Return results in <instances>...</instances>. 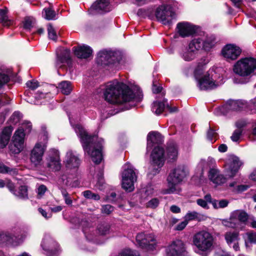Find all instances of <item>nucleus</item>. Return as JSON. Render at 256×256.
Masks as SVG:
<instances>
[{
	"label": "nucleus",
	"instance_id": "29",
	"mask_svg": "<svg viewBox=\"0 0 256 256\" xmlns=\"http://www.w3.org/2000/svg\"><path fill=\"white\" fill-rule=\"evenodd\" d=\"M91 8L98 12H107L111 10V6L108 0H97L92 4Z\"/></svg>",
	"mask_w": 256,
	"mask_h": 256
},
{
	"label": "nucleus",
	"instance_id": "14",
	"mask_svg": "<svg viewBox=\"0 0 256 256\" xmlns=\"http://www.w3.org/2000/svg\"><path fill=\"white\" fill-rule=\"evenodd\" d=\"M200 45L194 40L189 43L188 46L182 49L179 52L180 56L186 62L194 60L200 50Z\"/></svg>",
	"mask_w": 256,
	"mask_h": 256
},
{
	"label": "nucleus",
	"instance_id": "17",
	"mask_svg": "<svg viewBox=\"0 0 256 256\" xmlns=\"http://www.w3.org/2000/svg\"><path fill=\"white\" fill-rule=\"evenodd\" d=\"M80 162L79 155L76 152L69 150L66 152L64 164L66 170H76Z\"/></svg>",
	"mask_w": 256,
	"mask_h": 256
},
{
	"label": "nucleus",
	"instance_id": "35",
	"mask_svg": "<svg viewBox=\"0 0 256 256\" xmlns=\"http://www.w3.org/2000/svg\"><path fill=\"white\" fill-rule=\"evenodd\" d=\"M56 244V242L50 236L46 235L43 238L41 245L44 250H52Z\"/></svg>",
	"mask_w": 256,
	"mask_h": 256
},
{
	"label": "nucleus",
	"instance_id": "19",
	"mask_svg": "<svg viewBox=\"0 0 256 256\" xmlns=\"http://www.w3.org/2000/svg\"><path fill=\"white\" fill-rule=\"evenodd\" d=\"M136 240L140 246L150 250H153L156 244V238L152 234L139 233L136 236Z\"/></svg>",
	"mask_w": 256,
	"mask_h": 256
},
{
	"label": "nucleus",
	"instance_id": "57",
	"mask_svg": "<svg viewBox=\"0 0 256 256\" xmlns=\"http://www.w3.org/2000/svg\"><path fill=\"white\" fill-rule=\"evenodd\" d=\"M114 207L110 204H106L102 206V212L106 214H110L114 211Z\"/></svg>",
	"mask_w": 256,
	"mask_h": 256
},
{
	"label": "nucleus",
	"instance_id": "38",
	"mask_svg": "<svg viewBox=\"0 0 256 256\" xmlns=\"http://www.w3.org/2000/svg\"><path fill=\"white\" fill-rule=\"evenodd\" d=\"M178 155V148L175 144H170L167 148V156L170 160H176Z\"/></svg>",
	"mask_w": 256,
	"mask_h": 256
},
{
	"label": "nucleus",
	"instance_id": "2",
	"mask_svg": "<svg viewBox=\"0 0 256 256\" xmlns=\"http://www.w3.org/2000/svg\"><path fill=\"white\" fill-rule=\"evenodd\" d=\"M76 132L80 138L85 153L90 156L96 164L100 162L102 159L101 149L102 140L96 136H90L80 124L73 126Z\"/></svg>",
	"mask_w": 256,
	"mask_h": 256
},
{
	"label": "nucleus",
	"instance_id": "4",
	"mask_svg": "<svg viewBox=\"0 0 256 256\" xmlns=\"http://www.w3.org/2000/svg\"><path fill=\"white\" fill-rule=\"evenodd\" d=\"M233 72L242 78L249 79L256 74V59L252 57L240 58L234 65Z\"/></svg>",
	"mask_w": 256,
	"mask_h": 256
},
{
	"label": "nucleus",
	"instance_id": "43",
	"mask_svg": "<svg viewBox=\"0 0 256 256\" xmlns=\"http://www.w3.org/2000/svg\"><path fill=\"white\" fill-rule=\"evenodd\" d=\"M42 14V16L47 20H50L56 19V12L50 8H44Z\"/></svg>",
	"mask_w": 256,
	"mask_h": 256
},
{
	"label": "nucleus",
	"instance_id": "32",
	"mask_svg": "<svg viewBox=\"0 0 256 256\" xmlns=\"http://www.w3.org/2000/svg\"><path fill=\"white\" fill-rule=\"evenodd\" d=\"M124 170L122 174V178H124V174L126 178H130L132 180H137L136 170L133 166L129 162L126 163L123 167Z\"/></svg>",
	"mask_w": 256,
	"mask_h": 256
},
{
	"label": "nucleus",
	"instance_id": "16",
	"mask_svg": "<svg viewBox=\"0 0 256 256\" xmlns=\"http://www.w3.org/2000/svg\"><path fill=\"white\" fill-rule=\"evenodd\" d=\"M220 80H214L210 76L209 74H206L198 80V86L202 90H212L222 84L224 82L222 78H220Z\"/></svg>",
	"mask_w": 256,
	"mask_h": 256
},
{
	"label": "nucleus",
	"instance_id": "11",
	"mask_svg": "<svg viewBox=\"0 0 256 256\" xmlns=\"http://www.w3.org/2000/svg\"><path fill=\"white\" fill-rule=\"evenodd\" d=\"M155 16L158 22L164 24H168L175 18L176 14L170 6L162 5L156 9Z\"/></svg>",
	"mask_w": 256,
	"mask_h": 256
},
{
	"label": "nucleus",
	"instance_id": "21",
	"mask_svg": "<svg viewBox=\"0 0 256 256\" xmlns=\"http://www.w3.org/2000/svg\"><path fill=\"white\" fill-rule=\"evenodd\" d=\"M193 40L196 42L198 44L200 45V50L204 49L208 50L214 46L216 43V38L212 35L194 38Z\"/></svg>",
	"mask_w": 256,
	"mask_h": 256
},
{
	"label": "nucleus",
	"instance_id": "28",
	"mask_svg": "<svg viewBox=\"0 0 256 256\" xmlns=\"http://www.w3.org/2000/svg\"><path fill=\"white\" fill-rule=\"evenodd\" d=\"M13 127L11 126L6 127L0 134V148H4L8 144Z\"/></svg>",
	"mask_w": 256,
	"mask_h": 256
},
{
	"label": "nucleus",
	"instance_id": "37",
	"mask_svg": "<svg viewBox=\"0 0 256 256\" xmlns=\"http://www.w3.org/2000/svg\"><path fill=\"white\" fill-rule=\"evenodd\" d=\"M166 100H164L162 102H154L152 106V111L158 115L160 114L166 107Z\"/></svg>",
	"mask_w": 256,
	"mask_h": 256
},
{
	"label": "nucleus",
	"instance_id": "46",
	"mask_svg": "<svg viewBox=\"0 0 256 256\" xmlns=\"http://www.w3.org/2000/svg\"><path fill=\"white\" fill-rule=\"evenodd\" d=\"M10 79V76L6 72H0V90L9 82Z\"/></svg>",
	"mask_w": 256,
	"mask_h": 256
},
{
	"label": "nucleus",
	"instance_id": "42",
	"mask_svg": "<svg viewBox=\"0 0 256 256\" xmlns=\"http://www.w3.org/2000/svg\"><path fill=\"white\" fill-rule=\"evenodd\" d=\"M229 203L228 200H212V204L214 209L222 208L226 207Z\"/></svg>",
	"mask_w": 256,
	"mask_h": 256
},
{
	"label": "nucleus",
	"instance_id": "8",
	"mask_svg": "<svg viewBox=\"0 0 256 256\" xmlns=\"http://www.w3.org/2000/svg\"><path fill=\"white\" fill-rule=\"evenodd\" d=\"M62 168L61 160L59 152L54 148L50 149L45 160V163L42 169L48 168V170L53 172H58Z\"/></svg>",
	"mask_w": 256,
	"mask_h": 256
},
{
	"label": "nucleus",
	"instance_id": "13",
	"mask_svg": "<svg viewBox=\"0 0 256 256\" xmlns=\"http://www.w3.org/2000/svg\"><path fill=\"white\" fill-rule=\"evenodd\" d=\"M187 253L186 244L178 239L173 240L168 246L166 256H186Z\"/></svg>",
	"mask_w": 256,
	"mask_h": 256
},
{
	"label": "nucleus",
	"instance_id": "49",
	"mask_svg": "<svg viewBox=\"0 0 256 256\" xmlns=\"http://www.w3.org/2000/svg\"><path fill=\"white\" fill-rule=\"evenodd\" d=\"M48 38L54 40H56L58 36L56 31L51 24L48 25Z\"/></svg>",
	"mask_w": 256,
	"mask_h": 256
},
{
	"label": "nucleus",
	"instance_id": "3",
	"mask_svg": "<svg viewBox=\"0 0 256 256\" xmlns=\"http://www.w3.org/2000/svg\"><path fill=\"white\" fill-rule=\"evenodd\" d=\"M214 239L212 234L205 230L196 233L192 237L194 252L202 256H206L212 250Z\"/></svg>",
	"mask_w": 256,
	"mask_h": 256
},
{
	"label": "nucleus",
	"instance_id": "41",
	"mask_svg": "<svg viewBox=\"0 0 256 256\" xmlns=\"http://www.w3.org/2000/svg\"><path fill=\"white\" fill-rule=\"evenodd\" d=\"M212 196L210 194H207L204 196V198H198L196 200V202L199 206L204 209H208L209 206L208 203L212 204Z\"/></svg>",
	"mask_w": 256,
	"mask_h": 256
},
{
	"label": "nucleus",
	"instance_id": "34",
	"mask_svg": "<svg viewBox=\"0 0 256 256\" xmlns=\"http://www.w3.org/2000/svg\"><path fill=\"white\" fill-rule=\"evenodd\" d=\"M124 174V178H122V188L126 192H131L134 189V183L137 180H132L130 178H126Z\"/></svg>",
	"mask_w": 256,
	"mask_h": 256
},
{
	"label": "nucleus",
	"instance_id": "12",
	"mask_svg": "<svg viewBox=\"0 0 256 256\" xmlns=\"http://www.w3.org/2000/svg\"><path fill=\"white\" fill-rule=\"evenodd\" d=\"M86 238L90 241L94 240L98 235H106L110 232V226L106 223L100 224L96 229L94 227L84 228L83 230Z\"/></svg>",
	"mask_w": 256,
	"mask_h": 256
},
{
	"label": "nucleus",
	"instance_id": "50",
	"mask_svg": "<svg viewBox=\"0 0 256 256\" xmlns=\"http://www.w3.org/2000/svg\"><path fill=\"white\" fill-rule=\"evenodd\" d=\"M154 193V188L150 186H146L144 188L141 192L142 198L145 199L147 197L150 196Z\"/></svg>",
	"mask_w": 256,
	"mask_h": 256
},
{
	"label": "nucleus",
	"instance_id": "39",
	"mask_svg": "<svg viewBox=\"0 0 256 256\" xmlns=\"http://www.w3.org/2000/svg\"><path fill=\"white\" fill-rule=\"evenodd\" d=\"M6 8H0V23L4 26H8L12 24V21L8 18Z\"/></svg>",
	"mask_w": 256,
	"mask_h": 256
},
{
	"label": "nucleus",
	"instance_id": "48",
	"mask_svg": "<svg viewBox=\"0 0 256 256\" xmlns=\"http://www.w3.org/2000/svg\"><path fill=\"white\" fill-rule=\"evenodd\" d=\"M248 242H256V232H248L246 234L245 244L246 246Z\"/></svg>",
	"mask_w": 256,
	"mask_h": 256
},
{
	"label": "nucleus",
	"instance_id": "51",
	"mask_svg": "<svg viewBox=\"0 0 256 256\" xmlns=\"http://www.w3.org/2000/svg\"><path fill=\"white\" fill-rule=\"evenodd\" d=\"M242 131L243 130L242 129L236 128L235 130L230 136L232 140L234 142H238L242 136Z\"/></svg>",
	"mask_w": 256,
	"mask_h": 256
},
{
	"label": "nucleus",
	"instance_id": "44",
	"mask_svg": "<svg viewBox=\"0 0 256 256\" xmlns=\"http://www.w3.org/2000/svg\"><path fill=\"white\" fill-rule=\"evenodd\" d=\"M14 194L20 198H28V189L26 186H23L19 188L18 190H16Z\"/></svg>",
	"mask_w": 256,
	"mask_h": 256
},
{
	"label": "nucleus",
	"instance_id": "55",
	"mask_svg": "<svg viewBox=\"0 0 256 256\" xmlns=\"http://www.w3.org/2000/svg\"><path fill=\"white\" fill-rule=\"evenodd\" d=\"M159 202V200L157 198H152L146 204V207L150 208H154L158 206Z\"/></svg>",
	"mask_w": 256,
	"mask_h": 256
},
{
	"label": "nucleus",
	"instance_id": "52",
	"mask_svg": "<svg viewBox=\"0 0 256 256\" xmlns=\"http://www.w3.org/2000/svg\"><path fill=\"white\" fill-rule=\"evenodd\" d=\"M82 194L86 198L92 199L95 200H98L100 199L99 195L96 194L92 193L90 190L84 191Z\"/></svg>",
	"mask_w": 256,
	"mask_h": 256
},
{
	"label": "nucleus",
	"instance_id": "64",
	"mask_svg": "<svg viewBox=\"0 0 256 256\" xmlns=\"http://www.w3.org/2000/svg\"><path fill=\"white\" fill-rule=\"evenodd\" d=\"M246 125L245 122L242 120H239L236 122V126L237 128L242 129Z\"/></svg>",
	"mask_w": 256,
	"mask_h": 256
},
{
	"label": "nucleus",
	"instance_id": "15",
	"mask_svg": "<svg viewBox=\"0 0 256 256\" xmlns=\"http://www.w3.org/2000/svg\"><path fill=\"white\" fill-rule=\"evenodd\" d=\"M118 54L112 51L104 50L100 52L97 56V62L102 65L108 66L119 62Z\"/></svg>",
	"mask_w": 256,
	"mask_h": 256
},
{
	"label": "nucleus",
	"instance_id": "23",
	"mask_svg": "<svg viewBox=\"0 0 256 256\" xmlns=\"http://www.w3.org/2000/svg\"><path fill=\"white\" fill-rule=\"evenodd\" d=\"M177 28L178 34L182 37L188 36L196 32V26L188 22L178 23Z\"/></svg>",
	"mask_w": 256,
	"mask_h": 256
},
{
	"label": "nucleus",
	"instance_id": "7",
	"mask_svg": "<svg viewBox=\"0 0 256 256\" xmlns=\"http://www.w3.org/2000/svg\"><path fill=\"white\" fill-rule=\"evenodd\" d=\"M248 219V215L245 211L237 210L230 214L229 220H224L222 224L226 226L242 229V224H246Z\"/></svg>",
	"mask_w": 256,
	"mask_h": 256
},
{
	"label": "nucleus",
	"instance_id": "60",
	"mask_svg": "<svg viewBox=\"0 0 256 256\" xmlns=\"http://www.w3.org/2000/svg\"><path fill=\"white\" fill-rule=\"evenodd\" d=\"M188 224V222L184 219V221L180 222L175 226L174 230H182L186 228Z\"/></svg>",
	"mask_w": 256,
	"mask_h": 256
},
{
	"label": "nucleus",
	"instance_id": "36",
	"mask_svg": "<svg viewBox=\"0 0 256 256\" xmlns=\"http://www.w3.org/2000/svg\"><path fill=\"white\" fill-rule=\"evenodd\" d=\"M166 100H164L162 102H154L152 106V111L158 115L160 114L166 107Z\"/></svg>",
	"mask_w": 256,
	"mask_h": 256
},
{
	"label": "nucleus",
	"instance_id": "58",
	"mask_svg": "<svg viewBox=\"0 0 256 256\" xmlns=\"http://www.w3.org/2000/svg\"><path fill=\"white\" fill-rule=\"evenodd\" d=\"M26 86L32 90H34L39 86V83L37 80H32L27 82Z\"/></svg>",
	"mask_w": 256,
	"mask_h": 256
},
{
	"label": "nucleus",
	"instance_id": "45",
	"mask_svg": "<svg viewBox=\"0 0 256 256\" xmlns=\"http://www.w3.org/2000/svg\"><path fill=\"white\" fill-rule=\"evenodd\" d=\"M201 215L198 212L196 211H189L184 216V219H186L188 222L189 221L193 220H200Z\"/></svg>",
	"mask_w": 256,
	"mask_h": 256
},
{
	"label": "nucleus",
	"instance_id": "26",
	"mask_svg": "<svg viewBox=\"0 0 256 256\" xmlns=\"http://www.w3.org/2000/svg\"><path fill=\"white\" fill-rule=\"evenodd\" d=\"M73 50L74 54L80 58H87L92 54V49L86 45L74 47Z\"/></svg>",
	"mask_w": 256,
	"mask_h": 256
},
{
	"label": "nucleus",
	"instance_id": "25",
	"mask_svg": "<svg viewBox=\"0 0 256 256\" xmlns=\"http://www.w3.org/2000/svg\"><path fill=\"white\" fill-rule=\"evenodd\" d=\"M246 102L242 100H230L222 107L224 110L238 111L242 110L247 107Z\"/></svg>",
	"mask_w": 256,
	"mask_h": 256
},
{
	"label": "nucleus",
	"instance_id": "31",
	"mask_svg": "<svg viewBox=\"0 0 256 256\" xmlns=\"http://www.w3.org/2000/svg\"><path fill=\"white\" fill-rule=\"evenodd\" d=\"M70 52L69 49L64 48L60 54H58L56 62V68H61L63 64L66 63L68 64L70 58Z\"/></svg>",
	"mask_w": 256,
	"mask_h": 256
},
{
	"label": "nucleus",
	"instance_id": "6",
	"mask_svg": "<svg viewBox=\"0 0 256 256\" xmlns=\"http://www.w3.org/2000/svg\"><path fill=\"white\" fill-rule=\"evenodd\" d=\"M186 176V172L182 166H178L170 172L167 178L168 188L166 192L168 194L178 192V185Z\"/></svg>",
	"mask_w": 256,
	"mask_h": 256
},
{
	"label": "nucleus",
	"instance_id": "53",
	"mask_svg": "<svg viewBox=\"0 0 256 256\" xmlns=\"http://www.w3.org/2000/svg\"><path fill=\"white\" fill-rule=\"evenodd\" d=\"M117 256H140V255L135 251L126 249L120 252Z\"/></svg>",
	"mask_w": 256,
	"mask_h": 256
},
{
	"label": "nucleus",
	"instance_id": "5",
	"mask_svg": "<svg viewBox=\"0 0 256 256\" xmlns=\"http://www.w3.org/2000/svg\"><path fill=\"white\" fill-rule=\"evenodd\" d=\"M24 128L26 130L30 132L32 128L31 124L29 122L23 124L22 126L14 132L12 138V142L9 146L10 152L13 154H19L24 148Z\"/></svg>",
	"mask_w": 256,
	"mask_h": 256
},
{
	"label": "nucleus",
	"instance_id": "30",
	"mask_svg": "<svg viewBox=\"0 0 256 256\" xmlns=\"http://www.w3.org/2000/svg\"><path fill=\"white\" fill-rule=\"evenodd\" d=\"M68 170L60 171L58 175L57 183L60 186H71V174L67 172Z\"/></svg>",
	"mask_w": 256,
	"mask_h": 256
},
{
	"label": "nucleus",
	"instance_id": "62",
	"mask_svg": "<svg viewBox=\"0 0 256 256\" xmlns=\"http://www.w3.org/2000/svg\"><path fill=\"white\" fill-rule=\"evenodd\" d=\"M10 172V168L0 162V173H8Z\"/></svg>",
	"mask_w": 256,
	"mask_h": 256
},
{
	"label": "nucleus",
	"instance_id": "33",
	"mask_svg": "<svg viewBox=\"0 0 256 256\" xmlns=\"http://www.w3.org/2000/svg\"><path fill=\"white\" fill-rule=\"evenodd\" d=\"M16 237L8 232L0 233V243L10 244L14 246H17L18 244L14 242Z\"/></svg>",
	"mask_w": 256,
	"mask_h": 256
},
{
	"label": "nucleus",
	"instance_id": "47",
	"mask_svg": "<svg viewBox=\"0 0 256 256\" xmlns=\"http://www.w3.org/2000/svg\"><path fill=\"white\" fill-rule=\"evenodd\" d=\"M22 118V114L18 112H15L13 113L9 119V123L12 124H16L18 123Z\"/></svg>",
	"mask_w": 256,
	"mask_h": 256
},
{
	"label": "nucleus",
	"instance_id": "22",
	"mask_svg": "<svg viewBox=\"0 0 256 256\" xmlns=\"http://www.w3.org/2000/svg\"><path fill=\"white\" fill-rule=\"evenodd\" d=\"M226 242L230 246L232 247L235 251L240 250L238 242L240 240L239 233L236 232H226L224 234Z\"/></svg>",
	"mask_w": 256,
	"mask_h": 256
},
{
	"label": "nucleus",
	"instance_id": "61",
	"mask_svg": "<svg viewBox=\"0 0 256 256\" xmlns=\"http://www.w3.org/2000/svg\"><path fill=\"white\" fill-rule=\"evenodd\" d=\"M246 222L247 224L250 226L254 228H256V220L254 217L248 216V219Z\"/></svg>",
	"mask_w": 256,
	"mask_h": 256
},
{
	"label": "nucleus",
	"instance_id": "1",
	"mask_svg": "<svg viewBox=\"0 0 256 256\" xmlns=\"http://www.w3.org/2000/svg\"><path fill=\"white\" fill-rule=\"evenodd\" d=\"M104 98L111 104H128L127 109H129L142 100V94L138 87L132 90L123 82L114 80L106 84Z\"/></svg>",
	"mask_w": 256,
	"mask_h": 256
},
{
	"label": "nucleus",
	"instance_id": "27",
	"mask_svg": "<svg viewBox=\"0 0 256 256\" xmlns=\"http://www.w3.org/2000/svg\"><path fill=\"white\" fill-rule=\"evenodd\" d=\"M163 141V137L157 132H151L147 136V150H150L154 144H158Z\"/></svg>",
	"mask_w": 256,
	"mask_h": 256
},
{
	"label": "nucleus",
	"instance_id": "24",
	"mask_svg": "<svg viewBox=\"0 0 256 256\" xmlns=\"http://www.w3.org/2000/svg\"><path fill=\"white\" fill-rule=\"evenodd\" d=\"M208 178L214 184L217 185L222 184L226 181V178L223 174H220L218 169L215 168L210 170Z\"/></svg>",
	"mask_w": 256,
	"mask_h": 256
},
{
	"label": "nucleus",
	"instance_id": "40",
	"mask_svg": "<svg viewBox=\"0 0 256 256\" xmlns=\"http://www.w3.org/2000/svg\"><path fill=\"white\" fill-rule=\"evenodd\" d=\"M59 88L61 92L66 95L69 94L72 90V84L69 81H62L58 84Z\"/></svg>",
	"mask_w": 256,
	"mask_h": 256
},
{
	"label": "nucleus",
	"instance_id": "59",
	"mask_svg": "<svg viewBox=\"0 0 256 256\" xmlns=\"http://www.w3.org/2000/svg\"><path fill=\"white\" fill-rule=\"evenodd\" d=\"M216 136V133L214 130L210 128L208 131L207 132V138L211 142H215Z\"/></svg>",
	"mask_w": 256,
	"mask_h": 256
},
{
	"label": "nucleus",
	"instance_id": "9",
	"mask_svg": "<svg viewBox=\"0 0 256 256\" xmlns=\"http://www.w3.org/2000/svg\"><path fill=\"white\" fill-rule=\"evenodd\" d=\"M46 148V146L45 144L37 142L30 151V160L31 164L37 169H42V158Z\"/></svg>",
	"mask_w": 256,
	"mask_h": 256
},
{
	"label": "nucleus",
	"instance_id": "54",
	"mask_svg": "<svg viewBox=\"0 0 256 256\" xmlns=\"http://www.w3.org/2000/svg\"><path fill=\"white\" fill-rule=\"evenodd\" d=\"M34 20L30 18H26L24 21V28L27 30H30L33 26Z\"/></svg>",
	"mask_w": 256,
	"mask_h": 256
},
{
	"label": "nucleus",
	"instance_id": "10",
	"mask_svg": "<svg viewBox=\"0 0 256 256\" xmlns=\"http://www.w3.org/2000/svg\"><path fill=\"white\" fill-rule=\"evenodd\" d=\"M152 165L156 167L150 171V174L155 175L159 172L165 162L164 150L162 148L156 146L152 150L150 154Z\"/></svg>",
	"mask_w": 256,
	"mask_h": 256
},
{
	"label": "nucleus",
	"instance_id": "18",
	"mask_svg": "<svg viewBox=\"0 0 256 256\" xmlns=\"http://www.w3.org/2000/svg\"><path fill=\"white\" fill-rule=\"evenodd\" d=\"M242 162L236 156H231L228 160L225 166L224 172L228 178L234 177L238 172Z\"/></svg>",
	"mask_w": 256,
	"mask_h": 256
},
{
	"label": "nucleus",
	"instance_id": "56",
	"mask_svg": "<svg viewBox=\"0 0 256 256\" xmlns=\"http://www.w3.org/2000/svg\"><path fill=\"white\" fill-rule=\"evenodd\" d=\"M62 194L64 198L65 203L68 205H71L72 204V200L69 196L68 192L65 189H61Z\"/></svg>",
	"mask_w": 256,
	"mask_h": 256
},
{
	"label": "nucleus",
	"instance_id": "63",
	"mask_svg": "<svg viewBox=\"0 0 256 256\" xmlns=\"http://www.w3.org/2000/svg\"><path fill=\"white\" fill-rule=\"evenodd\" d=\"M46 187L44 185H40L38 189V194L40 196L44 195L45 192H46Z\"/></svg>",
	"mask_w": 256,
	"mask_h": 256
},
{
	"label": "nucleus",
	"instance_id": "20",
	"mask_svg": "<svg viewBox=\"0 0 256 256\" xmlns=\"http://www.w3.org/2000/svg\"><path fill=\"white\" fill-rule=\"evenodd\" d=\"M240 48L234 44H228L224 46L222 50V56L228 60H234L240 56Z\"/></svg>",
	"mask_w": 256,
	"mask_h": 256
}]
</instances>
